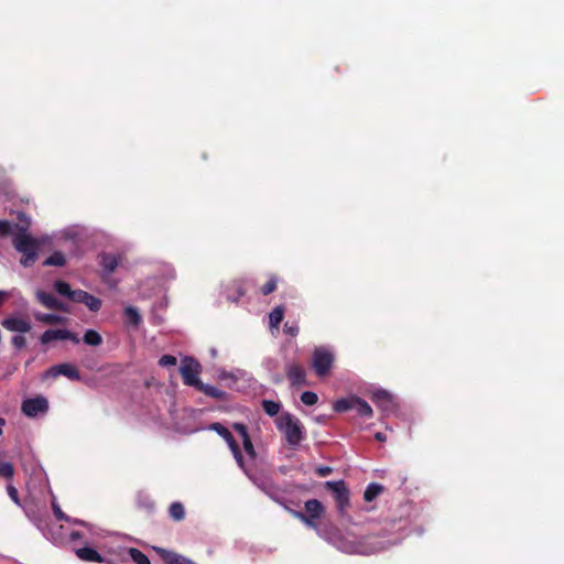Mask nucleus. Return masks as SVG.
Wrapping results in <instances>:
<instances>
[{"instance_id": "33", "label": "nucleus", "mask_w": 564, "mask_h": 564, "mask_svg": "<svg viewBox=\"0 0 564 564\" xmlns=\"http://www.w3.org/2000/svg\"><path fill=\"white\" fill-rule=\"evenodd\" d=\"M129 555L135 564H151L148 556L138 549L131 547L129 550Z\"/></svg>"}, {"instance_id": "37", "label": "nucleus", "mask_w": 564, "mask_h": 564, "mask_svg": "<svg viewBox=\"0 0 564 564\" xmlns=\"http://www.w3.org/2000/svg\"><path fill=\"white\" fill-rule=\"evenodd\" d=\"M124 313L129 322L132 323L133 325H138L141 322V316L134 307H127Z\"/></svg>"}, {"instance_id": "53", "label": "nucleus", "mask_w": 564, "mask_h": 564, "mask_svg": "<svg viewBox=\"0 0 564 564\" xmlns=\"http://www.w3.org/2000/svg\"><path fill=\"white\" fill-rule=\"evenodd\" d=\"M243 293H245V292H243V291L241 290V288L239 286V288H238V297H239V296H242V295H243Z\"/></svg>"}, {"instance_id": "29", "label": "nucleus", "mask_w": 564, "mask_h": 564, "mask_svg": "<svg viewBox=\"0 0 564 564\" xmlns=\"http://www.w3.org/2000/svg\"><path fill=\"white\" fill-rule=\"evenodd\" d=\"M262 408H263V411L269 416H274V415H276L280 412L281 403L276 402V401H273V400H263L262 401Z\"/></svg>"}, {"instance_id": "32", "label": "nucleus", "mask_w": 564, "mask_h": 564, "mask_svg": "<svg viewBox=\"0 0 564 564\" xmlns=\"http://www.w3.org/2000/svg\"><path fill=\"white\" fill-rule=\"evenodd\" d=\"M54 289L58 294L67 296L69 300H72V294H74V291L70 289L68 283L58 280L54 283Z\"/></svg>"}, {"instance_id": "13", "label": "nucleus", "mask_w": 564, "mask_h": 564, "mask_svg": "<svg viewBox=\"0 0 564 564\" xmlns=\"http://www.w3.org/2000/svg\"><path fill=\"white\" fill-rule=\"evenodd\" d=\"M2 326L10 332H17L20 334L28 333L31 329L30 322L21 317H8L3 319Z\"/></svg>"}, {"instance_id": "49", "label": "nucleus", "mask_w": 564, "mask_h": 564, "mask_svg": "<svg viewBox=\"0 0 564 564\" xmlns=\"http://www.w3.org/2000/svg\"><path fill=\"white\" fill-rule=\"evenodd\" d=\"M9 297V293L6 291H0V306L7 301Z\"/></svg>"}, {"instance_id": "16", "label": "nucleus", "mask_w": 564, "mask_h": 564, "mask_svg": "<svg viewBox=\"0 0 564 564\" xmlns=\"http://www.w3.org/2000/svg\"><path fill=\"white\" fill-rule=\"evenodd\" d=\"M155 550L166 564H196L189 558L175 552L167 551L161 547H155Z\"/></svg>"}, {"instance_id": "8", "label": "nucleus", "mask_w": 564, "mask_h": 564, "mask_svg": "<svg viewBox=\"0 0 564 564\" xmlns=\"http://www.w3.org/2000/svg\"><path fill=\"white\" fill-rule=\"evenodd\" d=\"M54 340H70L74 344L79 343V338L68 329H47L40 337L42 345H47Z\"/></svg>"}, {"instance_id": "10", "label": "nucleus", "mask_w": 564, "mask_h": 564, "mask_svg": "<svg viewBox=\"0 0 564 564\" xmlns=\"http://www.w3.org/2000/svg\"><path fill=\"white\" fill-rule=\"evenodd\" d=\"M249 478L253 481V484L261 489L265 495H268L271 499L279 501L281 496V490L276 484H274L269 477H252Z\"/></svg>"}, {"instance_id": "26", "label": "nucleus", "mask_w": 564, "mask_h": 564, "mask_svg": "<svg viewBox=\"0 0 564 564\" xmlns=\"http://www.w3.org/2000/svg\"><path fill=\"white\" fill-rule=\"evenodd\" d=\"M52 509L57 520L59 521H67V522H74L82 525H87L84 521L70 519L67 514H65L62 509L59 508L58 503L53 500L52 502Z\"/></svg>"}, {"instance_id": "40", "label": "nucleus", "mask_w": 564, "mask_h": 564, "mask_svg": "<svg viewBox=\"0 0 564 564\" xmlns=\"http://www.w3.org/2000/svg\"><path fill=\"white\" fill-rule=\"evenodd\" d=\"M241 441H242V445H243V448H245L246 453L250 457H254L256 456V451H254L253 444H252V442L250 440V436H248L247 438H243Z\"/></svg>"}, {"instance_id": "54", "label": "nucleus", "mask_w": 564, "mask_h": 564, "mask_svg": "<svg viewBox=\"0 0 564 564\" xmlns=\"http://www.w3.org/2000/svg\"><path fill=\"white\" fill-rule=\"evenodd\" d=\"M228 300L232 301V302H237L238 297H231L230 295H228Z\"/></svg>"}, {"instance_id": "44", "label": "nucleus", "mask_w": 564, "mask_h": 564, "mask_svg": "<svg viewBox=\"0 0 564 564\" xmlns=\"http://www.w3.org/2000/svg\"><path fill=\"white\" fill-rule=\"evenodd\" d=\"M7 491H8L9 497H10V498H11V499L17 503V505H19V503H20V501H19V494H18L17 488H15L14 486H12V485H9V486L7 487Z\"/></svg>"}, {"instance_id": "24", "label": "nucleus", "mask_w": 564, "mask_h": 564, "mask_svg": "<svg viewBox=\"0 0 564 564\" xmlns=\"http://www.w3.org/2000/svg\"><path fill=\"white\" fill-rule=\"evenodd\" d=\"M37 300L47 308L53 310L54 306H57V299L51 293L44 291L36 292Z\"/></svg>"}, {"instance_id": "35", "label": "nucleus", "mask_w": 564, "mask_h": 564, "mask_svg": "<svg viewBox=\"0 0 564 564\" xmlns=\"http://www.w3.org/2000/svg\"><path fill=\"white\" fill-rule=\"evenodd\" d=\"M293 514L300 519L306 527L317 530V518H312L310 516H306L304 512L301 511H294Z\"/></svg>"}, {"instance_id": "34", "label": "nucleus", "mask_w": 564, "mask_h": 564, "mask_svg": "<svg viewBox=\"0 0 564 564\" xmlns=\"http://www.w3.org/2000/svg\"><path fill=\"white\" fill-rule=\"evenodd\" d=\"M170 516L176 521L182 520L185 516V510H184L183 505L181 502H173L170 506Z\"/></svg>"}, {"instance_id": "30", "label": "nucleus", "mask_w": 564, "mask_h": 564, "mask_svg": "<svg viewBox=\"0 0 564 564\" xmlns=\"http://www.w3.org/2000/svg\"><path fill=\"white\" fill-rule=\"evenodd\" d=\"M66 263L65 257L62 252H53L45 261L44 265L63 267Z\"/></svg>"}, {"instance_id": "39", "label": "nucleus", "mask_w": 564, "mask_h": 564, "mask_svg": "<svg viewBox=\"0 0 564 564\" xmlns=\"http://www.w3.org/2000/svg\"><path fill=\"white\" fill-rule=\"evenodd\" d=\"M176 362H177L176 358L174 356H172V355H164L159 360V365L161 367L175 366Z\"/></svg>"}, {"instance_id": "36", "label": "nucleus", "mask_w": 564, "mask_h": 564, "mask_svg": "<svg viewBox=\"0 0 564 564\" xmlns=\"http://www.w3.org/2000/svg\"><path fill=\"white\" fill-rule=\"evenodd\" d=\"M301 401L305 404V405H314L317 403L318 401V397L315 392L313 391H305L301 394Z\"/></svg>"}, {"instance_id": "11", "label": "nucleus", "mask_w": 564, "mask_h": 564, "mask_svg": "<svg viewBox=\"0 0 564 564\" xmlns=\"http://www.w3.org/2000/svg\"><path fill=\"white\" fill-rule=\"evenodd\" d=\"M72 301L85 304L91 312H97L101 307V301L83 290H75L72 294Z\"/></svg>"}, {"instance_id": "15", "label": "nucleus", "mask_w": 564, "mask_h": 564, "mask_svg": "<svg viewBox=\"0 0 564 564\" xmlns=\"http://www.w3.org/2000/svg\"><path fill=\"white\" fill-rule=\"evenodd\" d=\"M285 371L291 384L301 386L305 383L306 372L301 366L289 364Z\"/></svg>"}, {"instance_id": "52", "label": "nucleus", "mask_w": 564, "mask_h": 564, "mask_svg": "<svg viewBox=\"0 0 564 564\" xmlns=\"http://www.w3.org/2000/svg\"><path fill=\"white\" fill-rule=\"evenodd\" d=\"M4 420L2 417H0V435L2 434V427L4 425Z\"/></svg>"}, {"instance_id": "51", "label": "nucleus", "mask_w": 564, "mask_h": 564, "mask_svg": "<svg viewBox=\"0 0 564 564\" xmlns=\"http://www.w3.org/2000/svg\"><path fill=\"white\" fill-rule=\"evenodd\" d=\"M375 437L379 442H384L386 441V435L383 433H381V432L376 433Z\"/></svg>"}, {"instance_id": "45", "label": "nucleus", "mask_w": 564, "mask_h": 564, "mask_svg": "<svg viewBox=\"0 0 564 564\" xmlns=\"http://www.w3.org/2000/svg\"><path fill=\"white\" fill-rule=\"evenodd\" d=\"M284 330L290 336H296L299 334L297 325H289L288 323L284 325Z\"/></svg>"}, {"instance_id": "43", "label": "nucleus", "mask_w": 564, "mask_h": 564, "mask_svg": "<svg viewBox=\"0 0 564 564\" xmlns=\"http://www.w3.org/2000/svg\"><path fill=\"white\" fill-rule=\"evenodd\" d=\"M12 344H13L14 347L21 349V348H23L25 346L26 340H25L24 336L15 335V336L12 337Z\"/></svg>"}, {"instance_id": "18", "label": "nucleus", "mask_w": 564, "mask_h": 564, "mask_svg": "<svg viewBox=\"0 0 564 564\" xmlns=\"http://www.w3.org/2000/svg\"><path fill=\"white\" fill-rule=\"evenodd\" d=\"M29 517L31 518V520L35 523L37 529L43 533V535L46 539L52 540L54 543H62L64 541V535H62L59 533L55 534L52 531L47 530V523H46L45 519L33 518L30 514H29Z\"/></svg>"}, {"instance_id": "6", "label": "nucleus", "mask_w": 564, "mask_h": 564, "mask_svg": "<svg viewBox=\"0 0 564 564\" xmlns=\"http://www.w3.org/2000/svg\"><path fill=\"white\" fill-rule=\"evenodd\" d=\"M208 429L212 431H215L219 436H221L225 440V442L227 443L228 447L230 448L237 464L242 469H245L243 457L240 452L239 445L235 441V438H234L232 434L229 432V430L220 423H213L212 425H209Z\"/></svg>"}, {"instance_id": "38", "label": "nucleus", "mask_w": 564, "mask_h": 564, "mask_svg": "<svg viewBox=\"0 0 564 564\" xmlns=\"http://www.w3.org/2000/svg\"><path fill=\"white\" fill-rule=\"evenodd\" d=\"M13 466L10 463L1 462L0 463V476L4 478H12L13 476Z\"/></svg>"}, {"instance_id": "55", "label": "nucleus", "mask_w": 564, "mask_h": 564, "mask_svg": "<svg viewBox=\"0 0 564 564\" xmlns=\"http://www.w3.org/2000/svg\"><path fill=\"white\" fill-rule=\"evenodd\" d=\"M210 352H212L213 356H216V354H217L216 349H214V348L210 350Z\"/></svg>"}, {"instance_id": "46", "label": "nucleus", "mask_w": 564, "mask_h": 564, "mask_svg": "<svg viewBox=\"0 0 564 564\" xmlns=\"http://www.w3.org/2000/svg\"><path fill=\"white\" fill-rule=\"evenodd\" d=\"M332 471H333V469L328 466H321L316 469L317 475L321 477H326V476L330 475Z\"/></svg>"}, {"instance_id": "41", "label": "nucleus", "mask_w": 564, "mask_h": 564, "mask_svg": "<svg viewBox=\"0 0 564 564\" xmlns=\"http://www.w3.org/2000/svg\"><path fill=\"white\" fill-rule=\"evenodd\" d=\"M276 289V280L274 278L270 279L263 286L262 293L268 295L272 293Z\"/></svg>"}, {"instance_id": "9", "label": "nucleus", "mask_w": 564, "mask_h": 564, "mask_svg": "<svg viewBox=\"0 0 564 564\" xmlns=\"http://www.w3.org/2000/svg\"><path fill=\"white\" fill-rule=\"evenodd\" d=\"M48 409V402L44 397H36L24 400L22 403V412L30 417L45 413Z\"/></svg>"}, {"instance_id": "23", "label": "nucleus", "mask_w": 564, "mask_h": 564, "mask_svg": "<svg viewBox=\"0 0 564 564\" xmlns=\"http://www.w3.org/2000/svg\"><path fill=\"white\" fill-rule=\"evenodd\" d=\"M196 389L204 392L206 395L218 399V400L224 399L225 394H226L223 390H220L214 386H210V384H205L203 382H200Z\"/></svg>"}, {"instance_id": "20", "label": "nucleus", "mask_w": 564, "mask_h": 564, "mask_svg": "<svg viewBox=\"0 0 564 564\" xmlns=\"http://www.w3.org/2000/svg\"><path fill=\"white\" fill-rule=\"evenodd\" d=\"M34 316L36 321L47 325L65 324L67 321L65 316L57 314L37 313Z\"/></svg>"}, {"instance_id": "4", "label": "nucleus", "mask_w": 564, "mask_h": 564, "mask_svg": "<svg viewBox=\"0 0 564 564\" xmlns=\"http://www.w3.org/2000/svg\"><path fill=\"white\" fill-rule=\"evenodd\" d=\"M334 361L333 352L326 347H318L312 357V367L316 375L323 377L328 373Z\"/></svg>"}, {"instance_id": "28", "label": "nucleus", "mask_w": 564, "mask_h": 564, "mask_svg": "<svg viewBox=\"0 0 564 564\" xmlns=\"http://www.w3.org/2000/svg\"><path fill=\"white\" fill-rule=\"evenodd\" d=\"M284 316V308L282 306H278L271 311L269 314V323L271 327H278L282 322Z\"/></svg>"}, {"instance_id": "42", "label": "nucleus", "mask_w": 564, "mask_h": 564, "mask_svg": "<svg viewBox=\"0 0 564 564\" xmlns=\"http://www.w3.org/2000/svg\"><path fill=\"white\" fill-rule=\"evenodd\" d=\"M232 427L239 434L241 440L247 438L249 436L247 427H246L245 424H242V423H235Z\"/></svg>"}, {"instance_id": "2", "label": "nucleus", "mask_w": 564, "mask_h": 564, "mask_svg": "<svg viewBox=\"0 0 564 564\" xmlns=\"http://www.w3.org/2000/svg\"><path fill=\"white\" fill-rule=\"evenodd\" d=\"M13 246L20 253L23 254L21 259V264L23 267H30L36 261L40 248L39 242L25 230L15 235L13 238Z\"/></svg>"}, {"instance_id": "19", "label": "nucleus", "mask_w": 564, "mask_h": 564, "mask_svg": "<svg viewBox=\"0 0 564 564\" xmlns=\"http://www.w3.org/2000/svg\"><path fill=\"white\" fill-rule=\"evenodd\" d=\"M324 511V506L317 499H311L305 502L306 516L319 519L323 516Z\"/></svg>"}, {"instance_id": "7", "label": "nucleus", "mask_w": 564, "mask_h": 564, "mask_svg": "<svg viewBox=\"0 0 564 564\" xmlns=\"http://www.w3.org/2000/svg\"><path fill=\"white\" fill-rule=\"evenodd\" d=\"M326 487L334 494L337 508L340 513L349 507V490L344 480L327 481Z\"/></svg>"}, {"instance_id": "14", "label": "nucleus", "mask_w": 564, "mask_h": 564, "mask_svg": "<svg viewBox=\"0 0 564 564\" xmlns=\"http://www.w3.org/2000/svg\"><path fill=\"white\" fill-rule=\"evenodd\" d=\"M47 375L52 376V377H57L59 375H63L72 380H79L80 379V376H79V372L77 371V369L69 365V364H59V365H56L54 367H52L48 371H47Z\"/></svg>"}, {"instance_id": "48", "label": "nucleus", "mask_w": 564, "mask_h": 564, "mask_svg": "<svg viewBox=\"0 0 564 564\" xmlns=\"http://www.w3.org/2000/svg\"><path fill=\"white\" fill-rule=\"evenodd\" d=\"M53 310H59V311H63V312H68L67 306L63 302H61L58 300H57V306H54Z\"/></svg>"}, {"instance_id": "50", "label": "nucleus", "mask_w": 564, "mask_h": 564, "mask_svg": "<svg viewBox=\"0 0 564 564\" xmlns=\"http://www.w3.org/2000/svg\"><path fill=\"white\" fill-rule=\"evenodd\" d=\"M69 538L72 541H75V540L82 539V534L77 531H74L69 534Z\"/></svg>"}, {"instance_id": "17", "label": "nucleus", "mask_w": 564, "mask_h": 564, "mask_svg": "<svg viewBox=\"0 0 564 564\" xmlns=\"http://www.w3.org/2000/svg\"><path fill=\"white\" fill-rule=\"evenodd\" d=\"M120 258L113 253H102L100 254V265L102 267V271L105 275H110L115 272L119 264Z\"/></svg>"}, {"instance_id": "22", "label": "nucleus", "mask_w": 564, "mask_h": 564, "mask_svg": "<svg viewBox=\"0 0 564 564\" xmlns=\"http://www.w3.org/2000/svg\"><path fill=\"white\" fill-rule=\"evenodd\" d=\"M354 403H355V406L352 410H355L359 416H362V417H371L372 416V409L367 401H365L364 399H361L359 397H356Z\"/></svg>"}, {"instance_id": "12", "label": "nucleus", "mask_w": 564, "mask_h": 564, "mask_svg": "<svg viewBox=\"0 0 564 564\" xmlns=\"http://www.w3.org/2000/svg\"><path fill=\"white\" fill-rule=\"evenodd\" d=\"M372 401L384 412H392L395 409L393 398L386 390H376L372 393Z\"/></svg>"}, {"instance_id": "47", "label": "nucleus", "mask_w": 564, "mask_h": 564, "mask_svg": "<svg viewBox=\"0 0 564 564\" xmlns=\"http://www.w3.org/2000/svg\"><path fill=\"white\" fill-rule=\"evenodd\" d=\"M10 229V224L7 220H0V235H7Z\"/></svg>"}, {"instance_id": "21", "label": "nucleus", "mask_w": 564, "mask_h": 564, "mask_svg": "<svg viewBox=\"0 0 564 564\" xmlns=\"http://www.w3.org/2000/svg\"><path fill=\"white\" fill-rule=\"evenodd\" d=\"M76 555L87 562H101L102 557L101 555L91 547H82L76 550Z\"/></svg>"}, {"instance_id": "31", "label": "nucleus", "mask_w": 564, "mask_h": 564, "mask_svg": "<svg viewBox=\"0 0 564 564\" xmlns=\"http://www.w3.org/2000/svg\"><path fill=\"white\" fill-rule=\"evenodd\" d=\"M84 341L89 346H99L102 341V338L96 330L88 329L84 335Z\"/></svg>"}, {"instance_id": "3", "label": "nucleus", "mask_w": 564, "mask_h": 564, "mask_svg": "<svg viewBox=\"0 0 564 564\" xmlns=\"http://www.w3.org/2000/svg\"><path fill=\"white\" fill-rule=\"evenodd\" d=\"M400 542V539H386L381 535H369L364 539L361 545L354 552L361 554H373L389 549Z\"/></svg>"}, {"instance_id": "1", "label": "nucleus", "mask_w": 564, "mask_h": 564, "mask_svg": "<svg viewBox=\"0 0 564 564\" xmlns=\"http://www.w3.org/2000/svg\"><path fill=\"white\" fill-rule=\"evenodd\" d=\"M275 423L278 430L284 434L285 441L290 446L295 447L303 441L305 434L304 426L296 416L286 412L281 414Z\"/></svg>"}, {"instance_id": "25", "label": "nucleus", "mask_w": 564, "mask_h": 564, "mask_svg": "<svg viewBox=\"0 0 564 564\" xmlns=\"http://www.w3.org/2000/svg\"><path fill=\"white\" fill-rule=\"evenodd\" d=\"M355 395L354 397H350V398H345V399H339L337 401H335L334 405H333V409L334 411L336 412H345V411H348V410H352L354 406H355Z\"/></svg>"}, {"instance_id": "5", "label": "nucleus", "mask_w": 564, "mask_h": 564, "mask_svg": "<svg viewBox=\"0 0 564 564\" xmlns=\"http://www.w3.org/2000/svg\"><path fill=\"white\" fill-rule=\"evenodd\" d=\"M180 372L186 386L197 388L202 382L198 378L200 372V365L192 357H185L182 360Z\"/></svg>"}, {"instance_id": "27", "label": "nucleus", "mask_w": 564, "mask_h": 564, "mask_svg": "<svg viewBox=\"0 0 564 564\" xmlns=\"http://www.w3.org/2000/svg\"><path fill=\"white\" fill-rule=\"evenodd\" d=\"M382 489L383 488L381 485L371 482L370 485L367 486V488L364 492L365 500L372 501L375 498H377L381 494Z\"/></svg>"}]
</instances>
